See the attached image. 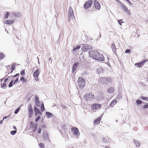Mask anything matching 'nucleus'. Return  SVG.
<instances>
[{
	"instance_id": "nucleus-1",
	"label": "nucleus",
	"mask_w": 148,
	"mask_h": 148,
	"mask_svg": "<svg viewBox=\"0 0 148 148\" xmlns=\"http://www.w3.org/2000/svg\"><path fill=\"white\" fill-rule=\"evenodd\" d=\"M90 56L92 58L100 61H103V57L102 54L96 51L91 50L89 53Z\"/></svg>"
},
{
	"instance_id": "nucleus-2",
	"label": "nucleus",
	"mask_w": 148,
	"mask_h": 148,
	"mask_svg": "<svg viewBox=\"0 0 148 148\" xmlns=\"http://www.w3.org/2000/svg\"><path fill=\"white\" fill-rule=\"evenodd\" d=\"M84 97L86 101L91 100L94 99L95 97L94 95L92 94L91 92L86 93Z\"/></svg>"
},
{
	"instance_id": "nucleus-3",
	"label": "nucleus",
	"mask_w": 148,
	"mask_h": 148,
	"mask_svg": "<svg viewBox=\"0 0 148 148\" xmlns=\"http://www.w3.org/2000/svg\"><path fill=\"white\" fill-rule=\"evenodd\" d=\"M78 86L80 88L82 89L85 85V82L83 77H80L78 80Z\"/></svg>"
},
{
	"instance_id": "nucleus-4",
	"label": "nucleus",
	"mask_w": 148,
	"mask_h": 148,
	"mask_svg": "<svg viewBox=\"0 0 148 148\" xmlns=\"http://www.w3.org/2000/svg\"><path fill=\"white\" fill-rule=\"evenodd\" d=\"M71 130L73 134L75 136L76 138H78L80 135L78 129L76 127H72Z\"/></svg>"
},
{
	"instance_id": "nucleus-5",
	"label": "nucleus",
	"mask_w": 148,
	"mask_h": 148,
	"mask_svg": "<svg viewBox=\"0 0 148 148\" xmlns=\"http://www.w3.org/2000/svg\"><path fill=\"white\" fill-rule=\"evenodd\" d=\"M100 80L103 84H107V83H110L111 82V79L110 77H101L100 78Z\"/></svg>"
},
{
	"instance_id": "nucleus-6",
	"label": "nucleus",
	"mask_w": 148,
	"mask_h": 148,
	"mask_svg": "<svg viewBox=\"0 0 148 148\" xmlns=\"http://www.w3.org/2000/svg\"><path fill=\"white\" fill-rule=\"evenodd\" d=\"M40 70L38 69L34 72L33 74V76L37 81H38L39 80L38 76L40 74Z\"/></svg>"
},
{
	"instance_id": "nucleus-7",
	"label": "nucleus",
	"mask_w": 148,
	"mask_h": 148,
	"mask_svg": "<svg viewBox=\"0 0 148 148\" xmlns=\"http://www.w3.org/2000/svg\"><path fill=\"white\" fill-rule=\"evenodd\" d=\"M147 61H148V60H144L141 62L135 63V65L137 67L140 68L143 66L144 65L145 63Z\"/></svg>"
},
{
	"instance_id": "nucleus-8",
	"label": "nucleus",
	"mask_w": 148,
	"mask_h": 148,
	"mask_svg": "<svg viewBox=\"0 0 148 148\" xmlns=\"http://www.w3.org/2000/svg\"><path fill=\"white\" fill-rule=\"evenodd\" d=\"M93 1L92 0H89L86 2L84 4V7L85 9H87L91 6Z\"/></svg>"
},
{
	"instance_id": "nucleus-9",
	"label": "nucleus",
	"mask_w": 148,
	"mask_h": 148,
	"mask_svg": "<svg viewBox=\"0 0 148 148\" xmlns=\"http://www.w3.org/2000/svg\"><path fill=\"white\" fill-rule=\"evenodd\" d=\"M101 105L97 103L94 104L91 106V108L93 110H96L101 108Z\"/></svg>"
},
{
	"instance_id": "nucleus-10",
	"label": "nucleus",
	"mask_w": 148,
	"mask_h": 148,
	"mask_svg": "<svg viewBox=\"0 0 148 148\" xmlns=\"http://www.w3.org/2000/svg\"><path fill=\"white\" fill-rule=\"evenodd\" d=\"M28 112L29 114V117L31 118L33 114V110L32 105L31 104H29L28 106Z\"/></svg>"
},
{
	"instance_id": "nucleus-11",
	"label": "nucleus",
	"mask_w": 148,
	"mask_h": 148,
	"mask_svg": "<svg viewBox=\"0 0 148 148\" xmlns=\"http://www.w3.org/2000/svg\"><path fill=\"white\" fill-rule=\"evenodd\" d=\"M91 46L85 45L82 47V49L84 51H86L88 50L91 49Z\"/></svg>"
},
{
	"instance_id": "nucleus-12",
	"label": "nucleus",
	"mask_w": 148,
	"mask_h": 148,
	"mask_svg": "<svg viewBox=\"0 0 148 148\" xmlns=\"http://www.w3.org/2000/svg\"><path fill=\"white\" fill-rule=\"evenodd\" d=\"M94 4L95 9L97 10H100L101 6L100 3L97 1L95 0L94 1Z\"/></svg>"
},
{
	"instance_id": "nucleus-13",
	"label": "nucleus",
	"mask_w": 148,
	"mask_h": 148,
	"mask_svg": "<svg viewBox=\"0 0 148 148\" xmlns=\"http://www.w3.org/2000/svg\"><path fill=\"white\" fill-rule=\"evenodd\" d=\"M34 111L35 112L36 116H37V115H38L39 114L42 115V113L38 109L36 108L35 106L34 107Z\"/></svg>"
},
{
	"instance_id": "nucleus-14",
	"label": "nucleus",
	"mask_w": 148,
	"mask_h": 148,
	"mask_svg": "<svg viewBox=\"0 0 148 148\" xmlns=\"http://www.w3.org/2000/svg\"><path fill=\"white\" fill-rule=\"evenodd\" d=\"M101 118L100 117H99L95 120L94 122V124L95 125H98L100 123L101 120Z\"/></svg>"
},
{
	"instance_id": "nucleus-15",
	"label": "nucleus",
	"mask_w": 148,
	"mask_h": 148,
	"mask_svg": "<svg viewBox=\"0 0 148 148\" xmlns=\"http://www.w3.org/2000/svg\"><path fill=\"white\" fill-rule=\"evenodd\" d=\"M79 64V62H75L74 63L73 65L72 69V71L73 72H74L75 71L77 66H78Z\"/></svg>"
},
{
	"instance_id": "nucleus-16",
	"label": "nucleus",
	"mask_w": 148,
	"mask_h": 148,
	"mask_svg": "<svg viewBox=\"0 0 148 148\" xmlns=\"http://www.w3.org/2000/svg\"><path fill=\"white\" fill-rule=\"evenodd\" d=\"M107 91L109 93L112 94L114 92V89L113 87H111L108 89Z\"/></svg>"
},
{
	"instance_id": "nucleus-17",
	"label": "nucleus",
	"mask_w": 148,
	"mask_h": 148,
	"mask_svg": "<svg viewBox=\"0 0 148 148\" xmlns=\"http://www.w3.org/2000/svg\"><path fill=\"white\" fill-rule=\"evenodd\" d=\"M13 22V21L11 20H7L4 21V23L7 24H12Z\"/></svg>"
},
{
	"instance_id": "nucleus-18",
	"label": "nucleus",
	"mask_w": 148,
	"mask_h": 148,
	"mask_svg": "<svg viewBox=\"0 0 148 148\" xmlns=\"http://www.w3.org/2000/svg\"><path fill=\"white\" fill-rule=\"evenodd\" d=\"M111 47L112 51L114 53H116V49L115 45L114 44H112L111 46Z\"/></svg>"
},
{
	"instance_id": "nucleus-19",
	"label": "nucleus",
	"mask_w": 148,
	"mask_h": 148,
	"mask_svg": "<svg viewBox=\"0 0 148 148\" xmlns=\"http://www.w3.org/2000/svg\"><path fill=\"white\" fill-rule=\"evenodd\" d=\"M20 80L22 82L23 84L27 82V79L23 77H22L20 78Z\"/></svg>"
},
{
	"instance_id": "nucleus-20",
	"label": "nucleus",
	"mask_w": 148,
	"mask_h": 148,
	"mask_svg": "<svg viewBox=\"0 0 148 148\" xmlns=\"http://www.w3.org/2000/svg\"><path fill=\"white\" fill-rule=\"evenodd\" d=\"M117 101L116 100L114 99L111 102L110 106L112 107H113L114 105H115L117 103Z\"/></svg>"
},
{
	"instance_id": "nucleus-21",
	"label": "nucleus",
	"mask_w": 148,
	"mask_h": 148,
	"mask_svg": "<svg viewBox=\"0 0 148 148\" xmlns=\"http://www.w3.org/2000/svg\"><path fill=\"white\" fill-rule=\"evenodd\" d=\"M69 12L70 14V15L72 16V14H73V11L72 8L71 7H70L69 8Z\"/></svg>"
},
{
	"instance_id": "nucleus-22",
	"label": "nucleus",
	"mask_w": 148,
	"mask_h": 148,
	"mask_svg": "<svg viewBox=\"0 0 148 148\" xmlns=\"http://www.w3.org/2000/svg\"><path fill=\"white\" fill-rule=\"evenodd\" d=\"M1 86L2 88H4L7 87L6 84V83L4 82L3 83H1Z\"/></svg>"
},
{
	"instance_id": "nucleus-23",
	"label": "nucleus",
	"mask_w": 148,
	"mask_h": 148,
	"mask_svg": "<svg viewBox=\"0 0 148 148\" xmlns=\"http://www.w3.org/2000/svg\"><path fill=\"white\" fill-rule=\"evenodd\" d=\"M15 69V65H13L11 66V68L10 71L11 72H10V73H11L12 72V71L14 70Z\"/></svg>"
},
{
	"instance_id": "nucleus-24",
	"label": "nucleus",
	"mask_w": 148,
	"mask_h": 148,
	"mask_svg": "<svg viewBox=\"0 0 148 148\" xmlns=\"http://www.w3.org/2000/svg\"><path fill=\"white\" fill-rule=\"evenodd\" d=\"M41 110L42 112H43L45 110V108L44 105L43 103H42L41 106Z\"/></svg>"
},
{
	"instance_id": "nucleus-25",
	"label": "nucleus",
	"mask_w": 148,
	"mask_h": 148,
	"mask_svg": "<svg viewBox=\"0 0 148 148\" xmlns=\"http://www.w3.org/2000/svg\"><path fill=\"white\" fill-rule=\"evenodd\" d=\"M124 8L125 9V11L129 14H130V11L127 9V8L126 7L125 5H124V6H123Z\"/></svg>"
},
{
	"instance_id": "nucleus-26",
	"label": "nucleus",
	"mask_w": 148,
	"mask_h": 148,
	"mask_svg": "<svg viewBox=\"0 0 148 148\" xmlns=\"http://www.w3.org/2000/svg\"><path fill=\"white\" fill-rule=\"evenodd\" d=\"M136 102L138 104H140L142 103L143 101L140 99H137L136 100Z\"/></svg>"
},
{
	"instance_id": "nucleus-27",
	"label": "nucleus",
	"mask_w": 148,
	"mask_h": 148,
	"mask_svg": "<svg viewBox=\"0 0 148 148\" xmlns=\"http://www.w3.org/2000/svg\"><path fill=\"white\" fill-rule=\"evenodd\" d=\"M38 146L40 148H43L45 147V144L44 143H40L39 144Z\"/></svg>"
},
{
	"instance_id": "nucleus-28",
	"label": "nucleus",
	"mask_w": 148,
	"mask_h": 148,
	"mask_svg": "<svg viewBox=\"0 0 148 148\" xmlns=\"http://www.w3.org/2000/svg\"><path fill=\"white\" fill-rule=\"evenodd\" d=\"M5 57V56L3 53H0V60L3 58Z\"/></svg>"
},
{
	"instance_id": "nucleus-29",
	"label": "nucleus",
	"mask_w": 148,
	"mask_h": 148,
	"mask_svg": "<svg viewBox=\"0 0 148 148\" xmlns=\"http://www.w3.org/2000/svg\"><path fill=\"white\" fill-rule=\"evenodd\" d=\"M46 114L48 117H51L52 115L51 113L47 112H46Z\"/></svg>"
},
{
	"instance_id": "nucleus-30",
	"label": "nucleus",
	"mask_w": 148,
	"mask_h": 148,
	"mask_svg": "<svg viewBox=\"0 0 148 148\" xmlns=\"http://www.w3.org/2000/svg\"><path fill=\"white\" fill-rule=\"evenodd\" d=\"M80 47H81L80 45H78V46H77V47L73 48V51H75L77 49H80Z\"/></svg>"
},
{
	"instance_id": "nucleus-31",
	"label": "nucleus",
	"mask_w": 148,
	"mask_h": 148,
	"mask_svg": "<svg viewBox=\"0 0 148 148\" xmlns=\"http://www.w3.org/2000/svg\"><path fill=\"white\" fill-rule=\"evenodd\" d=\"M140 98L143 100H147L148 97H144L142 96L140 97Z\"/></svg>"
},
{
	"instance_id": "nucleus-32",
	"label": "nucleus",
	"mask_w": 148,
	"mask_h": 148,
	"mask_svg": "<svg viewBox=\"0 0 148 148\" xmlns=\"http://www.w3.org/2000/svg\"><path fill=\"white\" fill-rule=\"evenodd\" d=\"M40 102L39 100H38L36 101V104L37 106L38 107H39L40 106Z\"/></svg>"
},
{
	"instance_id": "nucleus-33",
	"label": "nucleus",
	"mask_w": 148,
	"mask_h": 148,
	"mask_svg": "<svg viewBox=\"0 0 148 148\" xmlns=\"http://www.w3.org/2000/svg\"><path fill=\"white\" fill-rule=\"evenodd\" d=\"M13 80H12L9 83V84L8 85V86L9 87H11L13 85Z\"/></svg>"
},
{
	"instance_id": "nucleus-34",
	"label": "nucleus",
	"mask_w": 148,
	"mask_h": 148,
	"mask_svg": "<svg viewBox=\"0 0 148 148\" xmlns=\"http://www.w3.org/2000/svg\"><path fill=\"white\" fill-rule=\"evenodd\" d=\"M40 116H38L35 119V122H36L38 121L40 118Z\"/></svg>"
},
{
	"instance_id": "nucleus-35",
	"label": "nucleus",
	"mask_w": 148,
	"mask_h": 148,
	"mask_svg": "<svg viewBox=\"0 0 148 148\" xmlns=\"http://www.w3.org/2000/svg\"><path fill=\"white\" fill-rule=\"evenodd\" d=\"M9 15V14L8 12H7V13L6 14H5V16L4 17V19H6V18H8V16Z\"/></svg>"
},
{
	"instance_id": "nucleus-36",
	"label": "nucleus",
	"mask_w": 148,
	"mask_h": 148,
	"mask_svg": "<svg viewBox=\"0 0 148 148\" xmlns=\"http://www.w3.org/2000/svg\"><path fill=\"white\" fill-rule=\"evenodd\" d=\"M134 143L137 147H139L140 146V143L138 141H135Z\"/></svg>"
},
{
	"instance_id": "nucleus-37",
	"label": "nucleus",
	"mask_w": 148,
	"mask_h": 148,
	"mask_svg": "<svg viewBox=\"0 0 148 148\" xmlns=\"http://www.w3.org/2000/svg\"><path fill=\"white\" fill-rule=\"evenodd\" d=\"M16 132V131H12L10 133L12 135H14Z\"/></svg>"
},
{
	"instance_id": "nucleus-38",
	"label": "nucleus",
	"mask_w": 148,
	"mask_h": 148,
	"mask_svg": "<svg viewBox=\"0 0 148 148\" xmlns=\"http://www.w3.org/2000/svg\"><path fill=\"white\" fill-rule=\"evenodd\" d=\"M25 70H22V71H21L20 72V74L21 75H24L25 74Z\"/></svg>"
},
{
	"instance_id": "nucleus-39",
	"label": "nucleus",
	"mask_w": 148,
	"mask_h": 148,
	"mask_svg": "<svg viewBox=\"0 0 148 148\" xmlns=\"http://www.w3.org/2000/svg\"><path fill=\"white\" fill-rule=\"evenodd\" d=\"M131 50L130 49H128L126 50L125 51V53H129L130 52Z\"/></svg>"
},
{
	"instance_id": "nucleus-40",
	"label": "nucleus",
	"mask_w": 148,
	"mask_h": 148,
	"mask_svg": "<svg viewBox=\"0 0 148 148\" xmlns=\"http://www.w3.org/2000/svg\"><path fill=\"white\" fill-rule=\"evenodd\" d=\"M20 110V108H18L14 112V113L15 114H17L18 112H19V111Z\"/></svg>"
},
{
	"instance_id": "nucleus-41",
	"label": "nucleus",
	"mask_w": 148,
	"mask_h": 148,
	"mask_svg": "<svg viewBox=\"0 0 148 148\" xmlns=\"http://www.w3.org/2000/svg\"><path fill=\"white\" fill-rule=\"evenodd\" d=\"M34 122L33 121H31L30 122V125L32 127L34 125Z\"/></svg>"
},
{
	"instance_id": "nucleus-42",
	"label": "nucleus",
	"mask_w": 148,
	"mask_h": 148,
	"mask_svg": "<svg viewBox=\"0 0 148 148\" xmlns=\"http://www.w3.org/2000/svg\"><path fill=\"white\" fill-rule=\"evenodd\" d=\"M144 108H148V103H147V104L143 106Z\"/></svg>"
},
{
	"instance_id": "nucleus-43",
	"label": "nucleus",
	"mask_w": 148,
	"mask_h": 148,
	"mask_svg": "<svg viewBox=\"0 0 148 148\" xmlns=\"http://www.w3.org/2000/svg\"><path fill=\"white\" fill-rule=\"evenodd\" d=\"M18 78H16V79L15 80V81L14 82L13 84L17 82H18Z\"/></svg>"
},
{
	"instance_id": "nucleus-44",
	"label": "nucleus",
	"mask_w": 148,
	"mask_h": 148,
	"mask_svg": "<svg viewBox=\"0 0 148 148\" xmlns=\"http://www.w3.org/2000/svg\"><path fill=\"white\" fill-rule=\"evenodd\" d=\"M122 20L123 19H121L118 21V23L120 24L121 25V23H122Z\"/></svg>"
},
{
	"instance_id": "nucleus-45",
	"label": "nucleus",
	"mask_w": 148,
	"mask_h": 148,
	"mask_svg": "<svg viewBox=\"0 0 148 148\" xmlns=\"http://www.w3.org/2000/svg\"><path fill=\"white\" fill-rule=\"evenodd\" d=\"M8 80V79L7 78H5L4 79V81H3V82L4 83H6L7 81Z\"/></svg>"
},
{
	"instance_id": "nucleus-46",
	"label": "nucleus",
	"mask_w": 148,
	"mask_h": 148,
	"mask_svg": "<svg viewBox=\"0 0 148 148\" xmlns=\"http://www.w3.org/2000/svg\"><path fill=\"white\" fill-rule=\"evenodd\" d=\"M41 129H38V133L39 134H40L41 133Z\"/></svg>"
},
{
	"instance_id": "nucleus-47",
	"label": "nucleus",
	"mask_w": 148,
	"mask_h": 148,
	"mask_svg": "<svg viewBox=\"0 0 148 148\" xmlns=\"http://www.w3.org/2000/svg\"><path fill=\"white\" fill-rule=\"evenodd\" d=\"M36 101H37L38 100H39L38 99H39V98H38V96H36Z\"/></svg>"
},
{
	"instance_id": "nucleus-48",
	"label": "nucleus",
	"mask_w": 148,
	"mask_h": 148,
	"mask_svg": "<svg viewBox=\"0 0 148 148\" xmlns=\"http://www.w3.org/2000/svg\"><path fill=\"white\" fill-rule=\"evenodd\" d=\"M8 116H4L3 117V120L6 119L7 117H8Z\"/></svg>"
},
{
	"instance_id": "nucleus-49",
	"label": "nucleus",
	"mask_w": 148,
	"mask_h": 148,
	"mask_svg": "<svg viewBox=\"0 0 148 148\" xmlns=\"http://www.w3.org/2000/svg\"><path fill=\"white\" fill-rule=\"evenodd\" d=\"M37 127V126H36V127H35V129L34 130V132H35L36 130V129Z\"/></svg>"
},
{
	"instance_id": "nucleus-50",
	"label": "nucleus",
	"mask_w": 148,
	"mask_h": 148,
	"mask_svg": "<svg viewBox=\"0 0 148 148\" xmlns=\"http://www.w3.org/2000/svg\"><path fill=\"white\" fill-rule=\"evenodd\" d=\"M13 128L15 130H17V129L16 128V127L14 126H13Z\"/></svg>"
},
{
	"instance_id": "nucleus-51",
	"label": "nucleus",
	"mask_w": 148,
	"mask_h": 148,
	"mask_svg": "<svg viewBox=\"0 0 148 148\" xmlns=\"http://www.w3.org/2000/svg\"><path fill=\"white\" fill-rule=\"evenodd\" d=\"M18 75H19V74L18 73V74H16L15 75L14 77H16L17 76H18Z\"/></svg>"
},
{
	"instance_id": "nucleus-52",
	"label": "nucleus",
	"mask_w": 148,
	"mask_h": 148,
	"mask_svg": "<svg viewBox=\"0 0 148 148\" xmlns=\"http://www.w3.org/2000/svg\"><path fill=\"white\" fill-rule=\"evenodd\" d=\"M3 123V120L0 121V124H2Z\"/></svg>"
},
{
	"instance_id": "nucleus-53",
	"label": "nucleus",
	"mask_w": 148,
	"mask_h": 148,
	"mask_svg": "<svg viewBox=\"0 0 148 148\" xmlns=\"http://www.w3.org/2000/svg\"><path fill=\"white\" fill-rule=\"evenodd\" d=\"M65 125H64L63 126L62 128H65Z\"/></svg>"
},
{
	"instance_id": "nucleus-54",
	"label": "nucleus",
	"mask_w": 148,
	"mask_h": 148,
	"mask_svg": "<svg viewBox=\"0 0 148 148\" xmlns=\"http://www.w3.org/2000/svg\"><path fill=\"white\" fill-rule=\"evenodd\" d=\"M125 0L126 1H127L128 3L130 2V1L129 0Z\"/></svg>"
},
{
	"instance_id": "nucleus-55",
	"label": "nucleus",
	"mask_w": 148,
	"mask_h": 148,
	"mask_svg": "<svg viewBox=\"0 0 148 148\" xmlns=\"http://www.w3.org/2000/svg\"><path fill=\"white\" fill-rule=\"evenodd\" d=\"M105 148H110V147H105Z\"/></svg>"
},
{
	"instance_id": "nucleus-56",
	"label": "nucleus",
	"mask_w": 148,
	"mask_h": 148,
	"mask_svg": "<svg viewBox=\"0 0 148 148\" xmlns=\"http://www.w3.org/2000/svg\"><path fill=\"white\" fill-rule=\"evenodd\" d=\"M3 79H1V82L2 81Z\"/></svg>"
},
{
	"instance_id": "nucleus-57",
	"label": "nucleus",
	"mask_w": 148,
	"mask_h": 148,
	"mask_svg": "<svg viewBox=\"0 0 148 148\" xmlns=\"http://www.w3.org/2000/svg\"><path fill=\"white\" fill-rule=\"evenodd\" d=\"M148 101V99H147V100Z\"/></svg>"
}]
</instances>
